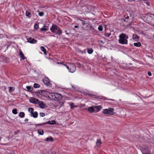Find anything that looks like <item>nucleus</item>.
Returning a JSON list of instances; mask_svg holds the SVG:
<instances>
[{"label":"nucleus","instance_id":"f257e3e1","mask_svg":"<svg viewBox=\"0 0 154 154\" xmlns=\"http://www.w3.org/2000/svg\"><path fill=\"white\" fill-rule=\"evenodd\" d=\"M48 97L50 100L58 101L61 100L62 98V95L58 93L52 92L51 91L48 92Z\"/></svg>","mask_w":154,"mask_h":154},{"label":"nucleus","instance_id":"f03ea898","mask_svg":"<svg viewBox=\"0 0 154 154\" xmlns=\"http://www.w3.org/2000/svg\"><path fill=\"white\" fill-rule=\"evenodd\" d=\"M128 38V36L126 34L123 33H121L119 36V43L122 44H127Z\"/></svg>","mask_w":154,"mask_h":154},{"label":"nucleus","instance_id":"7ed1b4c3","mask_svg":"<svg viewBox=\"0 0 154 154\" xmlns=\"http://www.w3.org/2000/svg\"><path fill=\"white\" fill-rule=\"evenodd\" d=\"M51 31L56 34L60 35L62 33V31L60 28L55 25H52L50 28Z\"/></svg>","mask_w":154,"mask_h":154},{"label":"nucleus","instance_id":"20e7f679","mask_svg":"<svg viewBox=\"0 0 154 154\" xmlns=\"http://www.w3.org/2000/svg\"><path fill=\"white\" fill-rule=\"evenodd\" d=\"M113 108H109L108 109H105L103 111V112L105 114L112 115L114 114Z\"/></svg>","mask_w":154,"mask_h":154},{"label":"nucleus","instance_id":"39448f33","mask_svg":"<svg viewBox=\"0 0 154 154\" xmlns=\"http://www.w3.org/2000/svg\"><path fill=\"white\" fill-rule=\"evenodd\" d=\"M121 21L122 22V26H127L129 25L128 21V18H125V19L123 18L121 20Z\"/></svg>","mask_w":154,"mask_h":154},{"label":"nucleus","instance_id":"423d86ee","mask_svg":"<svg viewBox=\"0 0 154 154\" xmlns=\"http://www.w3.org/2000/svg\"><path fill=\"white\" fill-rule=\"evenodd\" d=\"M76 70V68L74 64H73L70 65V68L69 72L71 73L74 72Z\"/></svg>","mask_w":154,"mask_h":154},{"label":"nucleus","instance_id":"0eeeda50","mask_svg":"<svg viewBox=\"0 0 154 154\" xmlns=\"http://www.w3.org/2000/svg\"><path fill=\"white\" fill-rule=\"evenodd\" d=\"M27 42L31 44H35L37 42V41L32 38H29L27 39Z\"/></svg>","mask_w":154,"mask_h":154},{"label":"nucleus","instance_id":"6e6552de","mask_svg":"<svg viewBox=\"0 0 154 154\" xmlns=\"http://www.w3.org/2000/svg\"><path fill=\"white\" fill-rule=\"evenodd\" d=\"M40 107L41 108H44L46 107V105L42 101H39L37 103Z\"/></svg>","mask_w":154,"mask_h":154},{"label":"nucleus","instance_id":"1a4fd4ad","mask_svg":"<svg viewBox=\"0 0 154 154\" xmlns=\"http://www.w3.org/2000/svg\"><path fill=\"white\" fill-rule=\"evenodd\" d=\"M44 84L47 86L50 85V80L47 77H45L43 81Z\"/></svg>","mask_w":154,"mask_h":154},{"label":"nucleus","instance_id":"9d476101","mask_svg":"<svg viewBox=\"0 0 154 154\" xmlns=\"http://www.w3.org/2000/svg\"><path fill=\"white\" fill-rule=\"evenodd\" d=\"M31 103H37L39 102L38 100L34 98L33 97L29 99Z\"/></svg>","mask_w":154,"mask_h":154},{"label":"nucleus","instance_id":"9b49d317","mask_svg":"<svg viewBox=\"0 0 154 154\" xmlns=\"http://www.w3.org/2000/svg\"><path fill=\"white\" fill-rule=\"evenodd\" d=\"M19 52L20 57L22 60H24L25 59L26 60V58L25 57L24 54L20 50H19Z\"/></svg>","mask_w":154,"mask_h":154},{"label":"nucleus","instance_id":"f8f14e48","mask_svg":"<svg viewBox=\"0 0 154 154\" xmlns=\"http://www.w3.org/2000/svg\"><path fill=\"white\" fill-rule=\"evenodd\" d=\"M31 116L35 118H37L38 117V113L37 112H33L31 114Z\"/></svg>","mask_w":154,"mask_h":154},{"label":"nucleus","instance_id":"ddd939ff","mask_svg":"<svg viewBox=\"0 0 154 154\" xmlns=\"http://www.w3.org/2000/svg\"><path fill=\"white\" fill-rule=\"evenodd\" d=\"M56 123L55 121L54 120H52L51 121H48L46 122H45V124H47L48 125H54Z\"/></svg>","mask_w":154,"mask_h":154},{"label":"nucleus","instance_id":"4468645a","mask_svg":"<svg viewBox=\"0 0 154 154\" xmlns=\"http://www.w3.org/2000/svg\"><path fill=\"white\" fill-rule=\"evenodd\" d=\"M94 106L93 107H90L88 108V111L90 112H94L95 109Z\"/></svg>","mask_w":154,"mask_h":154},{"label":"nucleus","instance_id":"2eb2a0df","mask_svg":"<svg viewBox=\"0 0 154 154\" xmlns=\"http://www.w3.org/2000/svg\"><path fill=\"white\" fill-rule=\"evenodd\" d=\"M94 107V109H96L97 112L99 111L101 108V107L100 106H95Z\"/></svg>","mask_w":154,"mask_h":154},{"label":"nucleus","instance_id":"dca6fc26","mask_svg":"<svg viewBox=\"0 0 154 154\" xmlns=\"http://www.w3.org/2000/svg\"><path fill=\"white\" fill-rule=\"evenodd\" d=\"M45 140L47 141L53 142V138L51 137H48L46 138Z\"/></svg>","mask_w":154,"mask_h":154},{"label":"nucleus","instance_id":"f3484780","mask_svg":"<svg viewBox=\"0 0 154 154\" xmlns=\"http://www.w3.org/2000/svg\"><path fill=\"white\" fill-rule=\"evenodd\" d=\"M41 50L44 52V54L45 55H46L47 54L46 50L45 48L43 46H42L40 48Z\"/></svg>","mask_w":154,"mask_h":154},{"label":"nucleus","instance_id":"a211bd4d","mask_svg":"<svg viewBox=\"0 0 154 154\" xmlns=\"http://www.w3.org/2000/svg\"><path fill=\"white\" fill-rule=\"evenodd\" d=\"M19 116L21 118H23L25 116V113L23 112H20L19 114Z\"/></svg>","mask_w":154,"mask_h":154},{"label":"nucleus","instance_id":"6ab92c4d","mask_svg":"<svg viewBox=\"0 0 154 154\" xmlns=\"http://www.w3.org/2000/svg\"><path fill=\"white\" fill-rule=\"evenodd\" d=\"M26 17L30 18L31 17V13L29 11H26Z\"/></svg>","mask_w":154,"mask_h":154},{"label":"nucleus","instance_id":"aec40b11","mask_svg":"<svg viewBox=\"0 0 154 154\" xmlns=\"http://www.w3.org/2000/svg\"><path fill=\"white\" fill-rule=\"evenodd\" d=\"M38 134L41 135H42L44 134V131L42 130L39 129L38 130Z\"/></svg>","mask_w":154,"mask_h":154},{"label":"nucleus","instance_id":"412c9836","mask_svg":"<svg viewBox=\"0 0 154 154\" xmlns=\"http://www.w3.org/2000/svg\"><path fill=\"white\" fill-rule=\"evenodd\" d=\"M101 144V141L100 139L98 140L96 142V145L99 146H100V145Z\"/></svg>","mask_w":154,"mask_h":154},{"label":"nucleus","instance_id":"4be33fe9","mask_svg":"<svg viewBox=\"0 0 154 154\" xmlns=\"http://www.w3.org/2000/svg\"><path fill=\"white\" fill-rule=\"evenodd\" d=\"M70 106L71 109H72L74 108L75 107H78L77 106L75 105L73 103H72L70 104Z\"/></svg>","mask_w":154,"mask_h":154},{"label":"nucleus","instance_id":"5701e85b","mask_svg":"<svg viewBox=\"0 0 154 154\" xmlns=\"http://www.w3.org/2000/svg\"><path fill=\"white\" fill-rule=\"evenodd\" d=\"M87 51L88 53L89 54H91L93 52V50L91 48H88L87 49Z\"/></svg>","mask_w":154,"mask_h":154},{"label":"nucleus","instance_id":"b1692460","mask_svg":"<svg viewBox=\"0 0 154 154\" xmlns=\"http://www.w3.org/2000/svg\"><path fill=\"white\" fill-rule=\"evenodd\" d=\"M34 109L32 108H29L28 109V112L31 113V114L33 112Z\"/></svg>","mask_w":154,"mask_h":154},{"label":"nucleus","instance_id":"393cba45","mask_svg":"<svg viewBox=\"0 0 154 154\" xmlns=\"http://www.w3.org/2000/svg\"><path fill=\"white\" fill-rule=\"evenodd\" d=\"M40 86V85L37 83H35L33 85V87L35 88H39Z\"/></svg>","mask_w":154,"mask_h":154},{"label":"nucleus","instance_id":"a878e982","mask_svg":"<svg viewBox=\"0 0 154 154\" xmlns=\"http://www.w3.org/2000/svg\"><path fill=\"white\" fill-rule=\"evenodd\" d=\"M12 113L14 114H16L17 113V109H14L12 110Z\"/></svg>","mask_w":154,"mask_h":154},{"label":"nucleus","instance_id":"bb28decb","mask_svg":"<svg viewBox=\"0 0 154 154\" xmlns=\"http://www.w3.org/2000/svg\"><path fill=\"white\" fill-rule=\"evenodd\" d=\"M9 90L10 92H13L14 90V88L13 87H9Z\"/></svg>","mask_w":154,"mask_h":154},{"label":"nucleus","instance_id":"cd10ccee","mask_svg":"<svg viewBox=\"0 0 154 154\" xmlns=\"http://www.w3.org/2000/svg\"><path fill=\"white\" fill-rule=\"evenodd\" d=\"M98 29L100 31H102L103 29V26L102 25L99 26L98 27Z\"/></svg>","mask_w":154,"mask_h":154},{"label":"nucleus","instance_id":"c85d7f7f","mask_svg":"<svg viewBox=\"0 0 154 154\" xmlns=\"http://www.w3.org/2000/svg\"><path fill=\"white\" fill-rule=\"evenodd\" d=\"M135 42V46L137 47H139L141 46V44L140 42Z\"/></svg>","mask_w":154,"mask_h":154},{"label":"nucleus","instance_id":"c756f323","mask_svg":"<svg viewBox=\"0 0 154 154\" xmlns=\"http://www.w3.org/2000/svg\"><path fill=\"white\" fill-rule=\"evenodd\" d=\"M111 35V33H108L107 32H105L104 33V35H105V36H106V37H109Z\"/></svg>","mask_w":154,"mask_h":154},{"label":"nucleus","instance_id":"7c9ffc66","mask_svg":"<svg viewBox=\"0 0 154 154\" xmlns=\"http://www.w3.org/2000/svg\"><path fill=\"white\" fill-rule=\"evenodd\" d=\"M48 29L47 28H45L43 27L40 29V31H47L48 30Z\"/></svg>","mask_w":154,"mask_h":154},{"label":"nucleus","instance_id":"2f4dec72","mask_svg":"<svg viewBox=\"0 0 154 154\" xmlns=\"http://www.w3.org/2000/svg\"><path fill=\"white\" fill-rule=\"evenodd\" d=\"M26 88L28 91H32L31 87L30 86H27Z\"/></svg>","mask_w":154,"mask_h":154},{"label":"nucleus","instance_id":"473e14b6","mask_svg":"<svg viewBox=\"0 0 154 154\" xmlns=\"http://www.w3.org/2000/svg\"><path fill=\"white\" fill-rule=\"evenodd\" d=\"M45 125V123H41V124H37L35 125V126H42L43 125Z\"/></svg>","mask_w":154,"mask_h":154},{"label":"nucleus","instance_id":"72a5a7b5","mask_svg":"<svg viewBox=\"0 0 154 154\" xmlns=\"http://www.w3.org/2000/svg\"><path fill=\"white\" fill-rule=\"evenodd\" d=\"M40 116V117H44L45 116V114L43 112H40L39 113Z\"/></svg>","mask_w":154,"mask_h":154},{"label":"nucleus","instance_id":"f704fd0d","mask_svg":"<svg viewBox=\"0 0 154 154\" xmlns=\"http://www.w3.org/2000/svg\"><path fill=\"white\" fill-rule=\"evenodd\" d=\"M34 28L36 29H37L39 28L37 24H35V25H34Z\"/></svg>","mask_w":154,"mask_h":154},{"label":"nucleus","instance_id":"c9c22d12","mask_svg":"<svg viewBox=\"0 0 154 154\" xmlns=\"http://www.w3.org/2000/svg\"><path fill=\"white\" fill-rule=\"evenodd\" d=\"M44 14V13L43 12H39L38 13V15L40 16H42Z\"/></svg>","mask_w":154,"mask_h":154},{"label":"nucleus","instance_id":"e433bc0d","mask_svg":"<svg viewBox=\"0 0 154 154\" xmlns=\"http://www.w3.org/2000/svg\"><path fill=\"white\" fill-rule=\"evenodd\" d=\"M139 38V37L137 35H135V42H137L136 39H138Z\"/></svg>","mask_w":154,"mask_h":154},{"label":"nucleus","instance_id":"4c0bfd02","mask_svg":"<svg viewBox=\"0 0 154 154\" xmlns=\"http://www.w3.org/2000/svg\"><path fill=\"white\" fill-rule=\"evenodd\" d=\"M63 65H64L66 67V68H67V69L69 71V68H70V66H68L64 64H63Z\"/></svg>","mask_w":154,"mask_h":154},{"label":"nucleus","instance_id":"58836bf2","mask_svg":"<svg viewBox=\"0 0 154 154\" xmlns=\"http://www.w3.org/2000/svg\"><path fill=\"white\" fill-rule=\"evenodd\" d=\"M80 20L82 21V23L83 25H84L85 24V21L84 20Z\"/></svg>","mask_w":154,"mask_h":154},{"label":"nucleus","instance_id":"ea45409f","mask_svg":"<svg viewBox=\"0 0 154 154\" xmlns=\"http://www.w3.org/2000/svg\"><path fill=\"white\" fill-rule=\"evenodd\" d=\"M19 131H15L14 133V134L15 135H17L18 134V133H19Z\"/></svg>","mask_w":154,"mask_h":154},{"label":"nucleus","instance_id":"a19ab883","mask_svg":"<svg viewBox=\"0 0 154 154\" xmlns=\"http://www.w3.org/2000/svg\"><path fill=\"white\" fill-rule=\"evenodd\" d=\"M148 75L149 76H151L152 75V74H151V72H148Z\"/></svg>","mask_w":154,"mask_h":154},{"label":"nucleus","instance_id":"79ce46f5","mask_svg":"<svg viewBox=\"0 0 154 154\" xmlns=\"http://www.w3.org/2000/svg\"><path fill=\"white\" fill-rule=\"evenodd\" d=\"M103 26V28H104L105 29L106 28V26L105 25H102Z\"/></svg>","mask_w":154,"mask_h":154},{"label":"nucleus","instance_id":"37998d69","mask_svg":"<svg viewBox=\"0 0 154 154\" xmlns=\"http://www.w3.org/2000/svg\"><path fill=\"white\" fill-rule=\"evenodd\" d=\"M25 121V122L26 123V122L27 121H28V119H26L25 120H24Z\"/></svg>","mask_w":154,"mask_h":154},{"label":"nucleus","instance_id":"c03bdc74","mask_svg":"<svg viewBox=\"0 0 154 154\" xmlns=\"http://www.w3.org/2000/svg\"><path fill=\"white\" fill-rule=\"evenodd\" d=\"M74 27H75V28H78V26H74Z\"/></svg>","mask_w":154,"mask_h":154},{"label":"nucleus","instance_id":"a18cd8bd","mask_svg":"<svg viewBox=\"0 0 154 154\" xmlns=\"http://www.w3.org/2000/svg\"><path fill=\"white\" fill-rule=\"evenodd\" d=\"M129 2H131L133 1V0H128Z\"/></svg>","mask_w":154,"mask_h":154},{"label":"nucleus","instance_id":"49530a36","mask_svg":"<svg viewBox=\"0 0 154 154\" xmlns=\"http://www.w3.org/2000/svg\"><path fill=\"white\" fill-rule=\"evenodd\" d=\"M134 34H133V36H132V38H133V39H134L135 38H134Z\"/></svg>","mask_w":154,"mask_h":154},{"label":"nucleus","instance_id":"de8ad7c7","mask_svg":"<svg viewBox=\"0 0 154 154\" xmlns=\"http://www.w3.org/2000/svg\"><path fill=\"white\" fill-rule=\"evenodd\" d=\"M143 154H151L150 153H146L145 154H144V153H143Z\"/></svg>","mask_w":154,"mask_h":154},{"label":"nucleus","instance_id":"09e8293b","mask_svg":"<svg viewBox=\"0 0 154 154\" xmlns=\"http://www.w3.org/2000/svg\"><path fill=\"white\" fill-rule=\"evenodd\" d=\"M65 32H66V34H67V33H66V31H65Z\"/></svg>","mask_w":154,"mask_h":154},{"label":"nucleus","instance_id":"8fccbe9b","mask_svg":"<svg viewBox=\"0 0 154 154\" xmlns=\"http://www.w3.org/2000/svg\"><path fill=\"white\" fill-rule=\"evenodd\" d=\"M110 100H112V99H110Z\"/></svg>","mask_w":154,"mask_h":154},{"label":"nucleus","instance_id":"3c124183","mask_svg":"<svg viewBox=\"0 0 154 154\" xmlns=\"http://www.w3.org/2000/svg\"><path fill=\"white\" fill-rule=\"evenodd\" d=\"M133 45H135V43H134L133 44Z\"/></svg>","mask_w":154,"mask_h":154}]
</instances>
